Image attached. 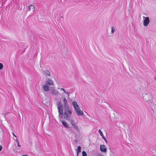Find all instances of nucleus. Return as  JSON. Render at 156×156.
I'll use <instances>...</instances> for the list:
<instances>
[{
  "instance_id": "nucleus-2",
  "label": "nucleus",
  "mask_w": 156,
  "mask_h": 156,
  "mask_svg": "<svg viewBox=\"0 0 156 156\" xmlns=\"http://www.w3.org/2000/svg\"><path fill=\"white\" fill-rule=\"evenodd\" d=\"M142 97L143 99L146 101H150L152 98L151 94L148 93L142 94Z\"/></svg>"
},
{
  "instance_id": "nucleus-6",
  "label": "nucleus",
  "mask_w": 156,
  "mask_h": 156,
  "mask_svg": "<svg viewBox=\"0 0 156 156\" xmlns=\"http://www.w3.org/2000/svg\"><path fill=\"white\" fill-rule=\"evenodd\" d=\"M76 114L78 116L82 115L83 114V112L81 110L80 107L74 109Z\"/></svg>"
},
{
  "instance_id": "nucleus-1",
  "label": "nucleus",
  "mask_w": 156,
  "mask_h": 156,
  "mask_svg": "<svg viewBox=\"0 0 156 156\" xmlns=\"http://www.w3.org/2000/svg\"><path fill=\"white\" fill-rule=\"evenodd\" d=\"M58 113L59 119L62 118L63 115L64 118L67 120H70V116L72 115V111L70 108L62 109V104L59 102L57 103Z\"/></svg>"
},
{
  "instance_id": "nucleus-3",
  "label": "nucleus",
  "mask_w": 156,
  "mask_h": 156,
  "mask_svg": "<svg viewBox=\"0 0 156 156\" xmlns=\"http://www.w3.org/2000/svg\"><path fill=\"white\" fill-rule=\"evenodd\" d=\"M69 121H70V123L73 126V127L77 131L79 132V129L76 124V123L75 122L74 119H70V120Z\"/></svg>"
},
{
  "instance_id": "nucleus-17",
  "label": "nucleus",
  "mask_w": 156,
  "mask_h": 156,
  "mask_svg": "<svg viewBox=\"0 0 156 156\" xmlns=\"http://www.w3.org/2000/svg\"><path fill=\"white\" fill-rule=\"evenodd\" d=\"M82 156H87L86 152L85 151H83L82 152Z\"/></svg>"
},
{
  "instance_id": "nucleus-18",
  "label": "nucleus",
  "mask_w": 156,
  "mask_h": 156,
  "mask_svg": "<svg viewBox=\"0 0 156 156\" xmlns=\"http://www.w3.org/2000/svg\"><path fill=\"white\" fill-rule=\"evenodd\" d=\"M115 29L113 27H112L111 32L112 33H114L115 31Z\"/></svg>"
},
{
  "instance_id": "nucleus-7",
  "label": "nucleus",
  "mask_w": 156,
  "mask_h": 156,
  "mask_svg": "<svg viewBox=\"0 0 156 156\" xmlns=\"http://www.w3.org/2000/svg\"><path fill=\"white\" fill-rule=\"evenodd\" d=\"M45 84L47 85H52L54 87V85L53 80L50 79L48 78L46 80Z\"/></svg>"
},
{
  "instance_id": "nucleus-4",
  "label": "nucleus",
  "mask_w": 156,
  "mask_h": 156,
  "mask_svg": "<svg viewBox=\"0 0 156 156\" xmlns=\"http://www.w3.org/2000/svg\"><path fill=\"white\" fill-rule=\"evenodd\" d=\"M144 19L143 25L144 26H147L150 23V20L148 17H143Z\"/></svg>"
},
{
  "instance_id": "nucleus-22",
  "label": "nucleus",
  "mask_w": 156,
  "mask_h": 156,
  "mask_svg": "<svg viewBox=\"0 0 156 156\" xmlns=\"http://www.w3.org/2000/svg\"><path fill=\"white\" fill-rule=\"evenodd\" d=\"M2 149V147L0 145V151H1Z\"/></svg>"
},
{
  "instance_id": "nucleus-20",
  "label": "nucleus",
  "mask_w": 156,
  "mask_h": 156,
  "mask_svg": "<svg viewBox=\"0 0 156 156\" xmlns=\"http://www.w3.org/2000/svg\"><path fill=\"white\" fill-rule=\"evenodd\" d=\"M59 89L61 90H63L64 93H66L67 92L66 91V90H65L63 88H61Z\"/></svg>"
},
{
  "instance_id": "nucleus-26",
  "label": "nucleus",
  "mask_w": 156,
  "mask_h": 156,
  "mask_svg": "<svg viewBox=\"0 0 156 156\" xmlns=\"http://www.w3.org/2000/svg\"><path fill=\"white\" fill-rule=\"evenodd\" d=\"M23 156H28L27 154H25L23 155Z\"/></svg>"
},
{
  "instance_id": "nucleus-10",
  "label": "nucleus",
  "mask_w": 156,
  "mask_h": 156,
  "mask_svg": "<svg viewBox=\"0 0 156 156\" xmlns=\"http://www.w3.org/2000/svg\"><path fill=\"white\" fill-rule=\"evenodd\" d=\"M100 150L102 152H105L107 151V149L106 146L104 145H101L100 146Z\"/></svg>"
},
{
  "instance_id": "nucleus-25",
  "label": "nucleus",
  "mask_w": 156,
  "mask_h": 156,
  "mask_svg": "<svg viewBox=\"0 0 156 156\" xmlns=\"http://www.w3.org/2000/svg\"><path fill=\"white\" fill-rule=\"evenodd\" d=\"M16 141L17 142V144H18V143H19V142H18V141L17 140H16Z\"/></svg>"
},
{
  "instance_id": "nucleus-19",
  "label": "nucleus",
  "mask_w": 156,
  "mask_h": 156,
  "mask_svg": "<svg viewBox=\"0 0 156 156\" xmlns=\"http://www.w3.org/2000/svg\"><path fill=\"white\" fill-rule=\"evenodd\" d=\"M3 64L0 63V69H3Z\"/></svg>"
},
{
  "instance_id": "nucleus-5",
  "label": "nucleus",
  "mask_w": 156,
  "mask_h": 156,
  "mask_svg": "<svg viewBox=\"0 0 156 156\" xmlns=\"http://www.w3.org/2000/svg\"><path fill=\"white\" fill-rule=\"evenodd\" d=\"M64 105L63 106L62 105V109H66L70 108L68 105L67 101L66 99L64 98L63 99Z\"/></svg>"
},
{
  "instance_id": "nucleus-16",
  "label": "nucleus",
  "mask_w": 156,
  "mask_h": 156,
  "mask_svg": "<svg viewBox=\"0 0 156 156\" xmlns=\"http://www.w3.org/2000/svg\"><path fill=\"white\" fill-rule=\"evenodd\" d=\"M43 88L44 90L46 91H48L49 90V86H47V85H46V84L45 85H43Z\"/></svg>"
},
{
  "instance_id": "nucleus-12",
  "label": "nucleus",
  "mask_w": 156,
  "mask_h": 156,
  "mask_svg": "<svg viewBox=\"0 0 156 156\" xmlns=\"http://www.w3.org/2000/svg\"><path fill=\"white\" fill-rule=\"evenodd\" d=\"M60 121L62 123V125L66 128H68L69 127L68 124H67L66 122L65 121L61 120H60Z\"/></svg>"
},
{
  "instance_id": "nucleus-27",
  "label": "nucleus",
  "mask_w": 156,
  "mask_h": 156,
  "mask_svg": "<svg viewBox=\"0 0 156 156\" xmlns=\"http://www.w3.org/2000/svg\"><path fill=\"white\" fill-rule=\"evenodd\" d=\"M100 156H103V155H102L101 154H100Z\"/></svg>"
},
{
  "instance_id": "nucleus-13",
  "label": "nucleus",
  "mask_w": 156,
  "mask_h": 156,
  "mask_svg": "<svg viewBox=\"0 0 156 156\" xmlns=\"http://www.w3.org/2000/svg\"><path fill=\"white\" fill-rule=\"evenodd\" d=\"M72 105L73 106L74 109L79 107V106L77 105V103L76 101H74L72 103Z\"/></svg>"
},
{
  "instance_id": "nucleus-15",
  "label": "nucleus",
  "mask_w": 156,
  "mask_h": 156,
  "mask_svg": "<svg viewBox=\"0 0 156 156\" xmlns=\"http://www.w3.org/2000/svg\"><path fill=\"white\" fill-rule=\"evenodd\" d=\"M81 147L80 146H79L77 147V148L76 150L77 154L76 156H78L79 153L81 152Z\"/></svg>"
},
{
  "instance_id": "nucleus-14",
  "label": "nucleus",
  "mask_w": 156,
  "mask_h": 156,
  "mask_svg": "<svg viewBox=\"0 0 156 156\" xmlns=\"http://www.w3.org/2000/svg\"><path fill=\"white\" fill-rule=\"evenodd\" d=\"M31 10L33 11V12H34L35 10V8L34 7L33 5H31L29 6L28 10L29 11H30Z\"/></svg>"
},
{
  "instance_id": "nucleus-21",
  "label": "nucleus",
  "mask_w": 156,
  "mask_h": 156,
  "mask_svg": "<svg viewBox=\"0 0 156 156\" xmlns=\"http://www.w3.org/2000/svg\"><path fill=\"white\" fill-rule=\"evenodd\" d=\"M68 95V98H69V93L68 92H67L66 93Z\"/></svg>"
},
{
  "instance_id": "nucleus-8",
  "label": "nucleus",
  "mask_w": 156,
  "mask_h": 156,
  "mask_svg": "<svg viewBox=\"0 0 156 156\" xmlns=\"http://www.w3.org/2000/svg\"><path fill=\"white\" fill-rule=\"evenodd\" d=\"M41 71L42 73L46 76H51L50 72L48 70H44L41 69Z\"/></svg>"
},
{
  "instance_id": "nucleus-23",
  "label": "nucleus",
  "mask_w": 156,
  "mask_h": 156,
  "mask_svg": "<svg viewBox=\"0 0 156 156\" xmlns=\"http://www.w3.org/2000/svg\"><path fill=\"white\" fill-rule=\"evenodd\" d=\"M13 136H15V137H16V136L14 134V133H13Z\"/></svg>"
},
{
  "instance_id": "nucleus-9",
  "label": "nucleus",
  "mask_w": 156,
  "mask_h": 156,
  "mask_svg": "<svg viewBox=\"0 0 156 156\" xmlns=\"http://www.w3.org/2000/svg\"><path fill=\"white\" fill-rule=\"evenodd\" d=\"M59 94V92L55 89H52L51 91V94L55 96H57Z\"/></svg>"
},
{
  "instance_id": "nucleus-24",
  "label": "nucleus",
  "mask_w": 156,
  "mask_h": 156,
  "mask_svg": "<svg viewBox=\"0 0 156 156\" xmlns=\"http://www.w3.org/2000/svg\"><path fill=\"white\" fill-rule=\"evenodd\" d=\"M17 146L18 147H20V146L19 144V143H18V144H17Z\"/></svg>"
},
{
  "instance_id": "nucleus-28",
  "label": "nucleus",
  "mask_w": 156,
  "mask_h": 156,
  "mask_svg": "<svg viewBox=\"0 0 156 156\" xmlns=\"http://www.w3.org/2000/svg\"><path fill=\"white\" fill-rule=\"evenodd\" d=\"M77 140H75V142H77Z\"/></svg>"
},
{
  "instance_id": "nucleus-11",
  "label": "nucleus",
  "mask_w": 156,
  "mask_h": 156,
  "mask_svg": "<svg viewBox=\"0 0 156 156\" xmlns=\"http://www.w3.org/2000/svg\"><path fill=\"white\" fill-rule=\"evenodd\" d=\"M98 132L100 133V135L102 136V138L105 140L106 143L107 144V141L106 140V138L104 136L102 132L99 129L98 130Z\"/></svg>"
}]
</instances>
